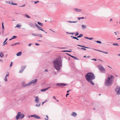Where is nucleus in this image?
<instances>
[{
    "instance_id": "37998d69",
    "label": "nucleus",
    "mask_w": 120,
    "mask_h": 120,
    "mask_svg": "<svg viewBox=\"0 0 120 120\" xmlns=\"http://www.w3.org/2000/svg\"><path fill=\"white\" fill-rule=\"evenodd\" d=\"M46 117L47 118V119H46V118H45V120H48V119L49 118L48 116L47 115L46 116Z\"/></svg>"
},
{
    "instance_id": "7c9ffc66",
    "label": "nucleus",
    "mask_w": 120,
    "mask_h": 120,
    "mask_svg": "<svg viewBox=\"0 0 120 120\" xmlns=\"http://www.w3.org/2000/svg\"><path fill=\"white\" fill-rule=\"evenodd\" d=\"M66 33L69 34H71L72 35H73L75 33H69L68 32H66Z\"/></svg>"
},
{
    "instance_id": "423d86ee",
    "label": "nucleus",
    "mask_w": 120,
    "mask_h": 120,
    "mask_svg": "<svg viewBox=\"0 0 120 120\" xmlns=\"http://www.w3.org/2000/svg\"><path fill=\"white\" fill-rule=\"evenodd\" d=\"M37 81V79H33L31 80L30 82L29 83V86H31L32 84H34L35 83H36Z\"/></svg>"
},
{
    "instance_id": "473e14b6",
    "label": "nucleus",
    "mask_w": 120,
    "mask_h": 120,
    "mask_svg": "<svg viewBox=\"0 0 120 120\" xmlns=\"http://www.w3.org/2000/svg\"><path fill=\"white\" fill-rule=\"evenodd\" d=\"M95 41L96 42L98 43H99V44L101 43V42L100 41Z\"/></svg>"
},
{
    "instance_id": "8fccbe9b",
    "label": "nucleus",
    "mask_w": 120,
    "mask_h": 120,
    "mask_svg": "<svg viewBox=\"0 0 120 120\" xmlns=\"http://www.w3.org/2000/svg\"><path fill=\"white\" fill-rule=\"evenodd\" d=\"M12 64H13V62H11V63L10 64V67H11V66H12Z\"/></svg>"
},
{
    "instance_id": "338daca9",
    "label": "nucleus",
    "mask_w": 120,
    "mask_h": 120,
    "mask_svg": "<svg viewBox=\"0 0 120 120\" xmlns=\"http://www.w3.org/2000/svg\"><path fill=\"white\" fill-rule=\"evenodd\" d=\"M45 103V101H44V102H42V105H43V104L44 103Z\"/></svg>"
},
{
    "instance_id": "c756f323",
    "label": "nucleus",
    "mask_w": 120,
    "mask_h": 120,
    "mask_svg": "<svg viewBox=\"0 0 120 120\" xmlns=\"http://www.w3.org/2000/svg\"><path fill=\"white\" fill-rule=\"evenodd\" d=\"M6 3H7L8 4H11V3H12V2H11L10 1H6Z\"/></svg>"
},
{
    "instance_id": "72a5a7b5",
    "label": "nucleus",
    "mask_w": 120,
    "mask_h": 120,
    "mask_svg": "<svg viewBox=\"0 0 120 120\" xmlns=\"http://www.w3.org/2000/svg\"><path fill=\"white\" fill-rule=\"evenodd\" d=\"M11 5H17V4L16 3H13L12 2V3H11Z\"/></svg>"
},
{
    "instance_id": "2f4dec72",
    "label": "nucleus",
    "mask_w": 120,
    "mask_h": 120,
    "mask_svg": "<svg viewBox=\"0 0 120 120\" xmlns=\"http://www.w3.org/2000/svg\"><path fill=\"white\" fill-rule=\"evenodd\" d=\"M25 15L26 16L27 18H30V16H29L28 15H27L26 14H25Z\"/></svg>"
},
{
    "instance_id": "a211bd4d",
    "label": "nucleus",
    "mask_w": 120,
    "mask_h": 120,
    "mask_svg": "<svg viewBox=\"0 0 120 120\" xmlns=\"http://www.w3.org/2000/svg\"><path fill=\"white\" fill-rule=\"evenodd\" d=\"M81 27L82 29L83 30H84L87 27V26L85 25H81Z\"/></svg>"
},
{
    "instance_id": "1a4fd4ad",
    "label": "nucleus",
    "mask_w": 120,
    "mask_h": 120,
    "mask_svg": "<svg viewBox=\"0 0 120 120\" xmlns=\"http://www.w3.org/2000/svg\"><path fill=\"white\" fill-rule=\"evenodd\" d=\"M98 67L99 70L101 71H103L105 70V69L101 65H99L98 66Z\"/></svg>"
},
{
    "instance_id": "39448f33",
    "label": "nucleus",
    "mask_w": 120,
    "mask_h": 120,
    "mask_svg": "<svg viewBox=\"0 0 120 120\" xmlns=\"http://www.w3.org/2000/svg\"><path fill=\"white\" fill-rule=\"evenodd\" d=\"M115 90L117 95L120 94V87H117L115 89Z\"/></svg>"
},
{
    "instance_id": "de8ad7c7",
    "label": "nucleus",
    "mask_w": 120,
    "mask_h": 120,
    "mask_svg": "<svg viewBox=\"0 0 120 120\" xmlns=\"http://www.w3.org/2000/svg\"><path fill=\"white\" fill-rule=\"evenodd\" d=\"M39 2V1H34V4H36L37 3H38Z\"/></svg>"
},
{
    "instance_id": "4468645a",
    "label": "nucleus",
    "mask_w": 120,
    "mask_h": 120,
    "mask_svg": "<svg viewBox=\"0 0 120 120\" xmlns=\"http://www.w3.org/2000/svg\"><path fill=\"white\" fill-rule=\"evenodd\" d=\"M93 49L94 50H96V51H99V52H103V53H106V54H107L108 53V52H104V51H101V50H99L97 49Z\"/></svg>"
},
{
    "instance_id": "774afa93",
    "label": "nucleus",
    "mask_w": 120,
    "mask_h": 120,
    "mask_svg": "<svg viewBox=\"0 0 120 120\" xmlns=\"http://www.w3.org/2000/svg\"><path fill=\"white\" fill-rule=\"evenodd\" d=\"M53 98H54L55 99H56V98L55 97V96H53Z\"/></svg>"
},
{
    "instance_id": "79ce46f5",
    "label": "nucleus",
    "mask_w": 120,
    "mask_h": 120,
    "mask_svg": "<svg viewBox=\"0 0 120 120\" xmlns=\"http://www.w3.org/2000/svg\"><path fill=\"white\" fill-rule=\"evenodd\" d=\"M113 45H117L118 46H119L117 44V43H113Z\"/></svg>"
},
{
    "instance_id": "680f3d73",
    "label": "nucleus",
    "mask_w": 120,
    "mask_h": 120,
    "mask_svg": "<svg viewBox=\"0 0 120 120\" xmlns=\"http://www.w3.org/2000/svg\"><path fill=\"white\" fill-rule=\"evenodd\" d=\"M45 72H48V70L47 69H46L45 70Z\"/></svg>"
},
{
    "instance_id": "4be33fe9",
    "label": "nucleus",
    "mask_w": 120,
    "mask_h": 120,
    "mask_svg": "<svg viewBox=\"0 0 120 120\" xmlns=\"http://www.w3.org/2000/svg\"><path fill=\"white\" fill-rule=\"evenodd\" d=\"M4 56V55L3 53L2 52H0V57L1 58H2Z\"/></svg>"
},
{
    "instance_id": "a18cd8bd",
    "label": "nucleus",
    "mask_w": 120,
    "mask_h": 120,
    "mask_svg": "<svg viewBox=\"0 0 120 120\" xmlns=\"http://www.w3.org/2000/svg\"><path fill=\"white\" fill-rule=\"evenodd\" d=\"M4 80L5 82H7V77H5V78L4 79Z\"/></svg>"
},
{
    "instance_id": "cd10ccee",
    "label": "nucleus",
    "mask_w": 120,
    "mask_h": 120,
    "mask_svg": "<svg viewBox=\"0 0 120 120\" xmlns=\"http://www.w3.org/2000/svg\"><path fill=\"white\" fill-rule=\"evenodd\" d=\"M77 22V21H68V22L70 23H75L76 22Z\"/></svg>"
},
{
    "instance_id": "6ab92c4d",
    "label": "nucleus",
    "mask_w": 120,
    "mask_h": 120,
    "mask_svg": "<svg viewBox=\"0 0 120 120\" xmlns=\"http://www.w3.org/2000/svg\"><path fill=\"white\" fill-rule=\"evenodd\" d=\"M21 25L20 24H17L16 26L15 27H17L18 28H21Z\"/></svg>"
},
{
    "instance_id": "0eeeda50",
    "label": "nucleus",
    "mask_w": 120,
    "mask_h": 120,
    "mask_svg": "<svg viewBox=\"0 0 120 120\" xmlns=\"http://www.w3.org/2000/svg\"><path fill=\"white\" fill-rule=\"evenodd\" d=\"M67 85V84H66L63 83H58L56 84V86L60 87L65 86Z\"/></svg>"
},
{
    "instance_id": "bb28decb",
    "label": "nucleus",
    "mask_w": 120,
    "mask_h": 120,
    "mask_svg": "<svg viewBox=\"0 0 120 120\" xmlns=\"http://www.w3.org/2000/svg\"><path fill=\"white\" fill-rule=\"evenodd\" d=\"M19 45L20 44L19 42L16 43L11 45V46H13L16 45Z\"/></svg>"
},
{
    "instance_id": "aec40b11",
    "label": "nucleus",
    "mask_w": 120,
    "mask_h": 120,
    "mask_svg": "<svg viewBox=\"0 0 120 120\" xmlns=\"http://www.w3.org/2000/svg\"><path fill=\"white\" fill-rule=\"evenodd\" d=\"M34 118L37 119L40 118L41 117L36 114H34Z\"/></svg>"
},
{
    "instance_id": "f257e3e1",
    "label": "nucleus",
    "mask_w": 120,
    "mask_h": 120,
    "mask_svg": "<svg viewBox=\"0 0 120 120\" xmlns=\"http://www.w3.org/2000/svg\"><path fill=\"white\" fill-rule=\"evenodd\" d=\"M54 66L57 70H60L62 66V60L60 58H58L53 61Z\"/></svg>"
},
{
    "instance_id": "f3484780",
    "label": "nucleus",
    "mask_w": 120,
    "mask_h": 120,
    "mask_svg": "<svg viewBox=\"0 0 120 120\" xmlns=\"http://www.w3.org/2000/svg\"><path fill=\"white\" fill-rule=\"evenodd\" d=\"M35 101L37 103H38L39 102V100L38 97V96H36L35 97Z\"/></svg>"
},
{
    "instance_id": "ddd939ff",
    "label": "nucleus",
    "mask_w": 120,
    "mask_h": 120,
    "mask_svg": "<svg viewBox=\"0 0 120 120\" xmlns=\"http://www.w3.org/2000/svg\"><path fill=\"white\" fill-rule=\"evenodd\" d=\"M93 49L94 50H96V51H99V52H103V53H106V54H107L108 53V52H104V51H101V50H99L97 49Z\"/></svg>"
},
{
    "instance_id": "603ef678",
    "label": "nucleus",
    "mask_w": 120,
    "mask_h": 120,
    "mask_svg": "<svg viewBox=\"0 0 120 120\" xmlns=\"http://www.w3.org/2000/svg\"><path fill=\"white\" fill-rule=\"evenodd\" d=\"M93 39V38H89V39L90 40H92Z\"/></svg>"
},
{
    "instance_id": "b1692460",
    "label": "nucleus",
    "mask_w": 120,
    "mask_h": 120,
    "mask_svg": "<svg viewBox=\"0 0 120 120\" xmlns=\"http://www.w3.org/2000/svg\"><path fill=\"white\" fill-rule=\"evenodd\" d=\"M71 37H72L73 38L77 40H79V39H78L77 37H74L73 36H71Z\"/></svg>"
},
{
    "instance_id": "e2e57ef3",
    "label": "nucleus",
    "mask_w": 120,
    "mask_h": 120,
    "mask_svg": "<svg viewBox=\"0 0 120 120\" xmlns=\"http://www.w3.org/2000/svg\"><path fill=\"white\" fill-rule=\"evenodd\" d=\"M66 54H67L69 56H71V55L70 54H69L68 53H66Z\"/></svg>"
},
{
    "instance_id": "9b49d317",
    "label": "nucleus",
    "mask_w": 120,
    "mask_h": 120,
    "mask_svg": "<svg viewBox=\"0 0 120 120\" xmlns=\"http://www.w3.org/2000/svg\"><path fill=\"white\" fill-rule=\"evenodd\" d=\"M35 25L36 27L39 30H41L45 32V31H44L42 29V28L40 26H39L38 25H37L36 24V23H35Z\"/></svg>"
},
{
    "instance_id": "20e7f679",
    "label": "nucleus",
    "mask_w": 120,
    "mask_h": 120,
    "mask_svg": "<svg viewBox=\"0 0 120 120\" xmlns=\"http://www.w3.org/2000/svg\"><path fill=\"white\" fill-rule=\"evenodd\" d=\"M25 116V115L23 113H21L20 112H18L15 119L17 120L19 119V118L22 119L24 118Z\"/></svg>"
},
{
    "instance_id": "393cba45",
    "label": "nucleus",
    "mask_w": 120,
    "mask_h": 120,
    "mask_svg": "<svg viewBox=\"0 0 120 120\" xmlns=\"http://www.w3.org/2000/svg\"><path fill=\"white\" fill-rule=\"evenodd\" d=\"M38 24L40 25V26H43V24L42 23H41L39 22H38Z\"/></svg>"
},
{
    "instance_id": "58836bf2",
    "label": "nucleus",
    "mask_w": 120,
    "mask_h": 120,
    "mask_svg": "<svg viewBox=\"0 0 120 120\" xmlns=\"http://www.w3.org/2000/svg\"><path fill=\"white\" fill-rule=\"evenodd\" d=\"M17 37L16 36H13L12 37V39H15V38H16Z\"/></svg>"
},
{
    "instance_id": "c9c22d12",
    "label": "nucleus",
    "mask_w": 120,
    "mask_h": 120,
    "mask_svg": "<svg viewBox=\"0 0 120 120\" xmlns=\"http://www.w3.org/2000/svg\"><path fill=\"white\" fill-rule=\"evenodd\" d=\"M84 17H78V19L79 20H80L81 19H84Z\"/></svg>"
},
{
    "instance_id": "412c9836",
    "label": "nucleus",
    "mask_w": 120,
    "mask_h": 120,
    "mask_svg": "<svg viewBox=\"0 0 120 120\" xmlns=\"http://www.w3.org/2000/svg\"><path fill=\"white\" fill-rule=\"evenodd\" d=\"M29 25L30 26L34 28L35 27L34 25L31 23H30Z\"/></svg>"
},
{
    "instance_id": "9d476101",
    "label": "nucleus",
    "mask_w": 120,
    "mask_h": 120,
    "mask_svg": "<svg viewBox=\"0 0 120 120\" xmlns=\"http://www.w3.org/2000/svg\"><path fill=\"white\" fill-rule=\"evenodd\" d=\"M26 68V66H22L21 70L19 71V72L20 73H21Z\"/></svg>"
},
{
    "instance_id": "c85d7f7f",
    "label": "nucleus",
    "mask_w": 120,
    "mask_h": 120,
    "mask_svg": "<svg viewBox=\"0 0 120 120\" xmlns=\"http://www.w3.org/2000/svg\"><path fill=\"white\" fill-rule=\"evenodd\" d=\"M83 35V34H80L79 36L77 37V38H79L82 37V36Z\"/></svg>"
},
{
    "instance_id": "4d7b16f0",
    "label": "nucleus",
    "mask_w": 120,
    "mask_h": 120,
    "mask_svg": "<svg viewBox=\"0 0 120 120\" xmlns=\"http://www.w3.org/2000/svg\"><path fill=\"white\" fill-rule=\"evenodd\" d=\"M69 93H67V94H66V97H67V96H68V95H69Z\"/></svg>"
},
{
    "instance_id": "09e8293b",
    "label": "nucleus",
    "mask_w": 120,
    "mask_h": 120,
    "mask_svg": "<svg viewBox=\"0 0 120 120\" xmlns=\"http://www.w3.org/2000/svg\"><path fill=\"white\" fill-rule=\"evenodd\" d=\"M79 49H83L84 50H86V49L85 48H78Z\"/></svg>"
},
{
    "instance_id": "2eb2a0df",
    "label": "nucleus",
    "mask_w": 120,
    "mask_h": 120,
    "mask_svg": "<svg viewBox=\"0 0 120 120\" xmlns=\"http://www.w3.org/2000/svg\"><path fill=\"white\" fill-rule=\"evenodd\" d=\"M74 9L75 11L78 12H80L82 11V10L77 8H74Z\"/></svg>"
},
{
    "instance_id": "052dcab7",
    "label": "nucleus",
    "mask_w": 120,
    "mask_h": 120,
    "mask_svg": "<svg viewBox=\"0 0 120 120\" xmlns=\"http://www.w3.org/2000/svg\"><path fill=\"white\" fill-rule=\"evenodd\" d=\"M39 44H37V43H35V45H39Z\"/></svg>"
},
{
    "instance_id": "5fc2aeb1",
    "label": "nucleus",
    "mask_w": 120,
    "mask_h": 120,
    "mask_svg": "<svg viewBox=\"0 0 120 120\" xmlns=\"http://www.w3.org/2000/svg\"><path fill=\"white\" fill-rule=\"evenodd\" d=\"M31 117H34V115H32L30 116Z\"/></svg>"
},
{
    "instance_id": "0e129e2a",
    "label": "nucleus",
    "mask_w": 120,
    "mask_h": 120,
    "mask_svg": "<svg viewBox=\"0 0 120 120\" xmlns=\"http://www.w3.org/2000/svg\"><path fill=\"white\" fill-rule=\"evenodd\" d=\"M71 51H68L67 50V52H71Z\"/></svg>"
},
{
    "instance_id": "5701e85b",
    "label": "nucleus",
    "mask_w": 120,
    "mask_h": 120,
    "mask_svg": "<svg viewBox=\"0 0 120 120\" xmlns=\"http://www.w3.org/2000/svg\"><path fill=\"white\" fill-rule=\"evenodd\" d=\"M22 55V52H19L18 53L16 54V56H19Z\"/></svg>"
},
{
    "instance_id": "bf43d9fd",
    "label": "nucleus",
    "mask_w": 120,
    "mask_h": 120,
    "mask_svg": "<svg viewBox=\"0 0 120 120\" xmlns=\"http://www.w3.org/2000/svg\"><path fill=\"white\" fill-rule=\"evenodd\" d=\"M2 28L3 29H4V25H3V26H2ZM3 30L4 31V30Z\"/></svg>"
},
{
    "instance_id": "f704fd0d",
    "label": "nucleus",
    "mask_w": 120,
    "mask_h": 120,
    "mask_svg": "<svg viewBox=\"0 0 120 120\" xmlns=\"http://www.w3.org/2000/svg\"><path fill=\"white\" fill-rule=\"evenodd\" d=\"M37 35H38L37 36H39L40 37H42V35L40 34H37Z\"/></svg>"
},
{
    "instance_id": "7ed1b4c3",
    "label": "nucleus",
    "mask_w": 120,
    "mask_h": 120,
    "mask_svg": "<svg viewBox=\"0 0 120 120\" xmlns=\"http://www.w3.org/2000/svg\"><path fill=\"white\" fill-rule=\"evenodd\" d=\"M114 78V77L111 75H109L108 78L105 80V84L106 86H111L112 83V81Z\"/></svg>"
},
{
    "instance_id": "864d4df0",
    "label": "nucleus",
    "mask_w": 120,
    "mask_h": 120,
    "mask_svg": "<svg viewBox=\"0 0 120 120\" xmlns=\"http://www.w3.org/2000/svg\"><path fill=\"white\" fill-rule=\"evenodd\" d=\"M25 4H24L23 5H22V6H19V7H23L24 6H25Z\"/></svg>"
},
{
    "instance_id": "e433bc0d",
    "label": "nucleus",
    "mask_w": 120,
    "mask_h": 120,
    "mask_svg": "<svg viewBox=\"0 0 120 120\" xmlns=\"http://www.w3.org/2000/svg\"><path fill=\"white\" fill-rule=\"evenodd\" d=\"M77 45L78 46H81V47H83L89 48H88V47H85L84 46H81V45Z\"/></svg>"
},
{
    "instance_id": "69168bd1",
    "label": "nucleus",
    "mask_w": 120,
    "mask_h": 120,
    "mask_svg": "<svg viewBox=\"0 0 120 120\" xmlns=\"http://www.w3.org/2000/svg\"><path fill=\"white\" fill-rule=\"evenodd\" d=\"M62 51L63 52H67V50H64V51Z\"/></svg>"
},
{
    "instance_id": "dca6fc26",
    "label": "nucleus",
    "mask_w": 120,
    "mask_h": 120,
    "mask_svg": "<svg viewBox=\"0 0 120 120\" xmlns=\"http://www.w3.org/2000/svg\"><path fill=\"white\" fill-rule=\"evenodd\" d=\"M71 115L74 117H76L77 115V113L74 112H72Z\"/></svg>"
},
{
    "instance_id": "f03ea898",
    "label": "nucleus",
    "mask_w": 120,
    "mask_h": 120,
    "mask_svg": "<svg viewBox=\"0 0 120 120\" xmlns=\"http://www.w3.org/2000/svg\"><path fill=\"white\" fill-rule=\"evenodd\" d=\"M85 78L87 81L90 83L92 85H94V84L92 81L95 79V76L93 73L91 72L88 73L86 75Z\"/></svg>"
},
{
    "instance_id": "a19ab883",
    "label": "nucleus",
    "mask_w": 120,
    "mask_h": 120,
    "mask_svg": "<svg viewBox=\"0 0 120 120\" xmlns=\"http://www.w3.org/2000/svg\"><path fill=\"white\" fill-rule=\"evenodd\" d=\"M40 105V103L39 104H37L36 105V106L37 107H39Z\"/></svg>"
},
{
    "instance_id": "3c124183",
    "label": "nucleus",
    "mask_w": 120,
    "mask_h": 120,
    "mask_svg": "<svg viewBox=\"0 0 120 120\" xmlns=\"http://www.w3.org/2000/svg\"><path fill=\"white\" fill-rule=\"evenodd\" d=\"M91 60H94L95 61H97V59H91Z\"/></svg>"
},
{
    "instance_id": "a878e982",
    "label": "nucleus",
    "mask_w": 120,
    "mask_h": 120,
    "mask_svg": "<svg viewBox=\"0 0 120 120\" xmlns=\"http://www.w3.org/2000/svg\"><path fill=\"white\" fill-rule=\"evenodd\" d=\"M8 39V38H6V39H5L4 41L3 42L4 44L3 45H4H4L5 44H7V42H6V43H5V42Z\"/></svg>"
},
{
    "instance_id": "f8f14e48",
    "label": "nucleus",
    "mask_w": 120,
    "mask_h": 120,
    "mask_svg": "<svg viewBox=\"0 0 120 120\" xmlns=\"http://www.w3.org/2000/svg\"><path fill=\"white\" fill-rule=\"evenodd\" d=\"M50 87L51 86H49L48 87L45 89H42L41 90V92H44L46 90H48V89H49Z\"/></svg>"
},
{
    "instance_id": "13d9d810",
    "label": "nucleus",
    "mask_w": 120,
    "mask_h": 120,
    "mask_svg": "<svg viewBox=\"0 0 120 120\" xmlns=\"http://www.w3.org/2000/svg\"><path fill=\"white\" fill-rule=\"evenodd\" d=\"M84 38H86V39H89V38H88V37H84Z\"/></svg>"
},
{
    "instance_id": "6e6d98bb",
    "label": "nucleus",
    "mask_w": 120,
    "mask_h": 120,
    "mask_svg": "<svg viewBox=\"0 0 120 120\" xmlns=\"http://www.w3.org/2000/svg\"><path fill=\"white\" fill-rule=\"evenodd\" d=\"M32 44L31 43H30L28 44V45L29 46H30Z\"/></svg>"
},
{
    "instance_id": "49530a36",
    "label": "nucleus",
    "mask_w": 120,
    "mask_h": 120,
    "mask_svg": "<svg viewBox=\"0 0 120 120\" xmlns=\"http://www.w3.org/2000/svg\"><path fill=\"white\" fill-rule=\"evenodd\" d=\"M31 34L33 36H37L38 35H37V34H34L33 33H32Z\"/></svg>"
},
{
    "instance_id": "4c0bfd02",
    "label": "nucleus",
    "mask_w": 120,
    "mask_h": 120,
    "mask_svg": "<svg viewBox=\"0 0 120 120\" xmlns=\"http://www.w3.org/2000/svg\"><path fill=\"white\" fill-rule=\"evenodd\" d=\"M73 58L76 60H79L78 58H77L76 57L74 56Z\"/></svg>"
},
{
    "instance_id": "ea45409f",
    "label": "nucleus",
    "mask_w": 120,
    "mask_h": 120,
    "mask_svg": "<svg viewBox=\"0 0 120 120\" xmlns=\"http://www.w3.org/2000/svg\"><path fill=\"white\" fill-rule=\"evenodd\" d=\"M9 75V73L8 72H7V73L6 75V76L5 77H7V76H8Z\"/></svg>"
},
{
    "instance_id": "6e6552de",
    "label": "nucleus",
    "mask_w": 120,
    "mask_h": 120,
    "mask_svg": "<svg viewBox=\"0 0 120 120\" xmlns=\"http://www.w3.org/2000/svg\"><path fill=\"white\" fill-rule=\"evenodd\" d=\"M26 82L25 81H23L22 82V86L23 87H26L27 86L30 87L29 83L26 84Z\"/></svg>"
},
{
    "instance_id": "c03bdc74",
    "label": "nucleus",
    "mask_w": 120,
    "mask_h": 120,
    "mask_svg": "<svg viewBox=\"0 0 120 120\" xmlns=\"http://www.w3.org/2000/svg\"><path fill=\"white\" fill-rule=\"evenodd\" d=\"M79 34L78 32H77L75 34V36H77L79 35Z\"/></svg>"
}]
</instances>
